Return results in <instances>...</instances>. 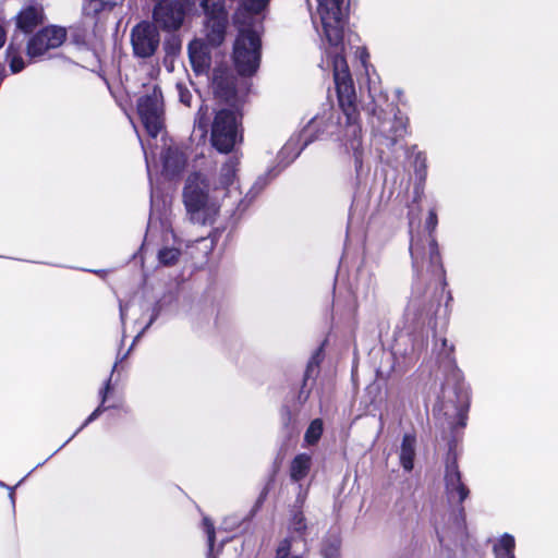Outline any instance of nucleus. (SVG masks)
Masks as SVG:
<instances>
[{
  "mask_svg": "<svg viewBox=\"0 0 558 558\" xmlns=\"http://www.w3.org/2000/svg\"><path fill=\"white\" fill-rule=\"evenodd\" d=\"M332 64L338 104L345 118L344 137L353 151L355 168L359 171L363 166V134L355 86L344 56L337 52Z\"/></svg>",
  "mask_w": 558,
  "mask_h": 558,
  "instance_id": "nucleus-1",
  "label": "nucleus"
},
{
  "mask_svg": "<svg viewBox=\"0 0 558 558\" xmlns=\"http://www.w3.org/2000/svg\"><path fill=\"white\" fill-rule=\"evenodd\" d=\"M208 184L201 173H193L187 178L183 191V201L190 217L194 223H211L218 213V208L208 198Z\"/></svg>",
  "mask_w": 558,
  "mask_h": 558,
  "instance_id": "nucleus-2",
  "label": "nucleus"
},
{
  "mask_svg": "<svg viewBox=\"0 0 558 558\" xmlns=\"http://www.w3.org/2000/svg\"><path fill=\"white\" fill-rule=\"evenodd\" d=\"M211 145L222 154H228L243 142L242 113L234 109L216 112L210 130Z\"/></svg>",
  "mask_w": 558,
  "mask_h": 558,
  "instance_id": "nucleus-3",
  "label": "nucleus"
},
{
  "mask_svg": "<svg viewBox=\"0 0 558 558\" xmlns=\"http://www.w3.org/2000/svg\"><path fill=\"white\" fill-rule=\"evenodd\" d=\"M186 13L205 14L206 37L211 46H219L225 40L228 14L221 0H180Z\"/></svg>",
  "mask_w": 558,
  "mask_h": 558,
  "instance_id": "nucleus-4",
  "label": "nucleus"
},
{
  "mask_svg": "<svg viewBox=\"0 0 558 558\" xmlns=\"http://www.w3.org/2000/svg\"><path fill=\"white\" fill-rule=\"evenodd\" d=\"M325 38L336 50H343L344 0H316Z\"/></svg>",
  "mask_w": 558,
  "mask_h": 558,
  "instance_id": "nucleus-5",
  "label": "nucleus"
},
{
  "mask_svg": "<svg viewBox=\"0 0 558 558\" xmlns=\"http://www.w3.org/2000/svg\"><path fill=\"white\" fill-rule=\"evenodd\" d=\"M260 39L256 31L241 28L234 44L233 59L241 75H252L259 65Z\"/></svg>",
  "mask_w": 558,
  "mask_h": 558,
  "instance_id": "nucleus-6",
  "label": "nucleus"
},
{
  "mask_svg": "<svg viewBox=\"0 0 558 558\" xmlns=\"http://www.w3.org/2000/svg\"><path fill=\"white\" fill-rule=\"evenodd\" d=\"M445 490L449 500L458 496V504H463L470 495L469 487L462 482V473L458 464L457 444L451 439L445 458Z\"/></svg>",
  "mask_w": 558,
  "mask_h": 558,
  "instance_id": "nucleus-7",
  "label": "nucleus"
},
{
  "mask_svg": "<svg viewBox=\"0 0 558 558\" xmlns=\"http://www.w3.org/2000/svg\"><path fill=\"white\" fill-rule=\"evenodd\" d=\"M137 111L147 133L156 137L162 128V96L158 87L151 93L141 97L137 102Z\"/></svg>",
  "mask_w": 558,
  "mask_h": 558,
  "instance_id": "nucleus-8",
  "label": "nucleus"
},
{
  "mask_svg": "<svg viewBox=\"0 0 558 558\" xmlns=\"http://www.w3.org/2000/svg\"><path fill=\"white\" fill-rule=\"evenodd\" d=\"M159 32L149 22H141L131 31V44L133 52L137 58L151 57L159 46Z\"/></svg>",
  "mask_w": 558,
  "mask_h": 558,
  "instance_id": "nucleus-9",
  "label": "nucleus"
},
{
  "mask_svg": "<svg viewBox=\"0 0 558 558\" xmlns=\"http://www.w3.org/2000/svg\"><path fill=\"white\" fill-rule=\"evenodd\" d=\"M65 37L66 32L62 27L50 26L43 28L29 39L27 44V54L32 58L41 57L48 50L61 46Z\"/></svg>",
  "mask_w": 558,
  "mask_h": 558,
  "instance_id": "nucleus-10",
  "label": "nucleus"
},
{
  "mask_svg": "<svg viewBox=\"0 0 558 558\" xmlns=\"http://www.w3.org/2000/svg\"><path fill=\"white\" fill-rule=\"evenodd\" d=\"M332 119L331 109L324 110L322 113L314 116L299 133L303 146L326 138L332 126Z\"/></svg>",
  "mask_w": 558,
  "mask_h": 558,
  "instance_id": "nucleus-11",
  "label": "nucleus"
},
{
  "mask_svg": "<svg viewBox=\"0 0 558 558\" xmlns=\"http://www.w3.org/2000/svg\"><path fill=\"white\" fill-rule=\"evenodd\" d=\"M306 492L300 490L295 497L294 504L289 509L288 531L291 534L288 538L292 543L300 539L306 544L305 534L307 530L306 518L304 515V505L306 500Z\"/></svg>",
  "mask_w": 558,
  "mask_h": 558,
  "instance_id": "nucleus-12",
  "label": "nucleus"
},
{
  "mask_svg": "<svg viewBox=\"0 0 558 558\" xmlns=\"http://www.w3.org/2000/svg\"><path fill=\"white\" fill-rule=\"evenodd\" d=\"M186 11L175 3L157 2L153 17L155 23L168 31L178 29Z\"/></svg>",
  "mask_w": 558,
  "mask_h": 558,
  "instance_id": "nucleus-13",
  "label": "nucleus"
},
{
  "mask_svg": "<svg viewBox=\"0 0 558 558\" xmlns=\"http://www.w3.org/2000/svg\"><path fill=\"white\" fill-rule=\"evenodd\" d=\"M371 105H372V108L369 110V113L373 117H377V119H378V124H374V122H372L373 129H376L377 132L387 141L386 145L388 147L395 146L401 138H403L407 135V133H408L407 122L403 121L402 118H398L396 116L395 119L390 122L389 129L386 131L381 124V117L377 112V109H378L377 105L374 101Z\"/></svg>",
  "mask_w": 558,
  "mask_h": 558,
  "instance_id": "nucleus-14",
  "label": "nucleus"
},
{
  "mask_svg": "<svg viewBox=\"0 0 558 558\" xmlns=\"http://www.w3.org/2000/svg\"><path fill=\"white\" fill-rule=\"evenodd\" d=\"M189 57L193 70L203 73L210 66L211 58L207 44L202 39H194L189 45Z\"/></svg>",
  "mask_w": 558,
  "mask_h": 558,
  "instance_id": "nucleus-15",
  "label": "nucleus"
},
{
  "mask_svg": "<svg viewBox=\"0 0 558 558\" xmlns=\"http://www.w3.org/2000/svg\"><path fill=\"white\" fill-rule=\"evenodd\" d=\"M163 170L168 175L179 174L185 167L186 157L178 149L169 147L162 155Z\"/></svg>",
  "mask_w": 558,
  "mask_h": 558,
  "instance_id": "nucleus-16",
  "label": "nucleus"
},
{
  "mask_svg": "<svg viewBox=\"0 0 558 558\" xmlns=\"http://www.w3.org/2000/svg\"><path fill=\"white\" fill-rule=\"evenodd\" d=\"M312 457L306 452L296 454L290 463L289 474L292 482L303 481L310 473Z\"/></svg>",
  "mask_w": 558,
  "mask_h": 558,
  "instance_id": "nucleus-17",
  "label": "nucleus"
},
{
  "mask_svg": "<svg viewBox=\"0 0 558 558\" xmlns=\"http://www.w3.org/2000/svg\"><path fill=\"white\" fill-rule=\"evenodd\" d=\"M416 437L414 434H404L400 447L399 460L401 466L410 472L414 468Z\"/></svg>",
  "mask_w": 558,
  "mask_h": 558,
  "instance_id": "nucleus-18",
  "label": "nucleus"
},
{
  "mask_svg": "<svg viewBox=\"0 0 558 558\" xmlns=\"http://www.w3.org/2000/svg\"><path fill=\"white\" fill-rule=\"evenodd\" d=\"M428 260L430 272L446 284V270L444 268L439 245L435 236H432V239L428 240Z\"/></svg>",
  "mask_w": 558,
  "mask_h": 558,
  "instance_id": "nucleus-19",
  "label": "nucleus"
},
{
  "mask_svg": "<svg viewBox=\"0 0 558 558\" xmlns=\"http://www.w3.org/2000/svg\"><path fill=\"white\" fill-rule=\"evenodd\" d=\"M305 147L300 140V134L289 138L281 147V167L290 165Z\"/></svg>",
  "mask_w": 558,
  "mask_h": 558,
  "instance_id": "nucleus-20",
  "label": "nucleus"
},
{
  "mask_svg": "<svg viewBox=\"0 0 558 558\" xmlns=\"http://www.w3.org/2000/svg\"><path fill=\"white\" fill-rule=\"evenodd\" d=\"M41 22L40 10L28 7L17 16V26L25 33L32 32Z\"/></svg>",
  "mask_w": 558,
  "mask_h": 558,
  "instance_id": "nucleus-21",
  "label": "nucleus"
},
{
  "mask_svg": "<svg viewBox=\"0 0 558 558\" xmlns=\"http://www.w3.org/2000/svg\"><path fill=\"white\" fill-rule=\"evenodd\" d=\"M213 87L215 94L227 101L231 100L235 95L233 82L229 77L215 75Z\"/></svg>",
  "mask_w": 558,
  "mask_h": 558,
  "instance_id": "nucleus-22",
  "label": "nucleus"
},
{
  "mask_svg": "<svg viewBox=\"0 0 558 558\" xmlns=\"http://www.w3.org/2000/svg\"><path fill=\"white\" fill-rule=\"evenodd\" d=\"M514 548V537L508 533H505L500 537L499 542L494 545L493 551L496 558H515Z\"/></svg>",
  "mask_w": 558,
  "mask_h": 558,
  "instance_id": "nucleus-23",
  "label": "nucleus"
},
{
  "mask_svg": "<svg viewBox=\"0 0 558 558\" xmlns=\"http://www.w3.org/2000/svg\"><path fill=\"white\" fill-rule=\"evenodd\" d=\"M324 433V422L322 418L311 421L304 434L303 447H311L318 444Z\"/></svg>",
  "mask_w": 558,
  "mask_h": 558,
  "instance_id": "nucleus-24",
  "label": "nucleus"
},
{
  "mask_svg": "<svg viewBox=\"0 0 558 558\" xmlns=\"http://www.w3.org/2000/svg\"><path fill=\"white\" fill-rule=\"evenodd\" d=\"M324 359H325V342H323L311 355V357L306 364L305 371H304L305 379L313 378V377L316 378V376L319 373L320 364L323 363Z\"/></svg>",
  "mask_w": 558,
  "mask_h": 558,
  "instance_id": "nucleus-25",
  "label": "nucleus"
},
{
  "mask_svg": "<svg viewBox=\"0 0 558 558\" xmlns=\"http://www.w3.org/2000/svg\"><path fill=\"white\" fill-rule=\"evenodd\" d=\"M238 166H239V158L231 157L221 167L220 173H219V179H218L220 186L227 187L233 183V181L235 179Z\"/></svg>",
  "mask_w": 558,
  "mask_h": 558,
  "instance_id": "nucleus-26",
  "label": "nucleus"
},
{
  "mask_svg": "<svg viewBox=\"0 0 558 558\" xmlns=\"http://www.w3.org/2000/svg\"><path fill=\"white\" fill-rule=\"evenodd\" d=\"M426 250L424 241L421 238H412L410 243V255L412 258L413 267H421L425 258Z\"/></svg>",
  "mask_w": 558,
  "mask_h": 558,
  "instance_id": "nucleus-27",
  "label": "nucleus"
},
{
  "mask_svg": "<svg viewBox=\"0 0 558 558\" xmlns=\"http://www.w3.org/2000/svg\"><path fill=\"white\" fill-rule=\"evenodd\" d=\"M315 383V377L313 378H306L305 374H303L302 384L298 390V393L295 396V403L299 405H303L310 398L313 386Z\"/></svg>",
  "mask_w": 558,
  "mask_h": 558,
  "instance_id": "nucleus-28",
  "label": "nucleus"
},
{
  "mask_svg": "<svg viewBox=\"0 0 558 558\" xmlns=\"http://www.w3.org/2000/svg\"><path fill=\"white\" fill-rule=\"evenodd\" d=\"M107 8L112 9L113 4L105 0H85L83 7L85 14L93 16L97 15Z\"/></svg>",
  "mask_w": 558,
  "mask_h": 558,
  "instance_id": "nucleus-29",
  "label": "nucleus"
},
{
  "mask_svg": "<svg viewBox=\"0 0 558 558\" xmlns=\"http://www.w3.org/2000/svg\"><path fill=\"white\" fill-rule=\"evenodd\" d=\"M181 252L175 247H163L158 253L159 263L165 266L174 265L180 256Z\"/></svg>",
  "mask_w": 558,
  "mask_h": 558,
  "instance_id": "nucleus-30",
  "label": "nucleus"
},
{
  "mask_svg": "<svg viewBox=\"0 0 558 558\" xmlns=\"http://www.w3.org/2000/svg\"><path fill=\"white\" fill-rule=\"evenodd\" d=\"M109 390H110V378L106 381L105 387L100 391L101 404L88 416V418L84 423V426L87 425L88 423H90L92 421H94L95 418H97L100 415V413L105 410L102 404L107 399V395H108Z\"/></svg>",
  "mask_w": 558,
  "mask_h": 558,
  "instance_id": "nucleus-31",
  "label": "nucleus"
},
{
  "mask_svg": "<svg viewBox=\"0 0 558 558\" xmlns=\"http://www.w3.org/2000/svg\"><path fill=\"white\" fill-rule=\"evenodd\" d=\"M203 526H204L205 533L207 535L209 551H211L214 544H215V539H216V531H215L214 523L210 521V519L208 517H204Z\"/></svg>",
  "mask_w": 558,
  "mask_h": 558,
  "instance_id": "nucleus-32",
  "label": "nucleus"
},
{
  "mask_svg": "<svg viewBox=\"0 0 558 558\" xmlns=\"http://www.w3.org/2000/svg\"><path fill=\"white\" fill-rule=\"evenodd\" d=\"M163 48L166 50L167 58L175 56L181 49V41L177 37H171L165 41Z\"/></svg>",
  "mask_w": 558,
  "mask_h": 558,
  "instance_id": "nucleus-33",
  "label": "nucleus"
},
{
  "mask_svg": "<svg viewBox=\"0 0 558 558\" xmlns=\"http://www.w3.org/2000/svg\"><path fill=\"white\" fill-rule=\"evenodd\" d=\"M437 225H438L437 213H436L435 209H430L428 211V216H427L426 221H425V228L428 231V240H430L432 236H435L434 232H435V230L437 228Z\"/></svg>",
  "mask_w": 558,
  "mask_h": 558,
  "instance_id": "nucleus-34",
  "label": "nucleus"
},
{
  "mask_svg": "<svg viewBox=\"0 0 558 558\" xmlns=\"http://www.w3.org/2000/svg\"><path fill=\"white\" fill-rule=\"evenodd\" d=\"M175 88H177L180 101L182 104H184L185 106H191L192 93L187 88V86L182 82H178L175 85Z\"/></svg>",
  "mask_w": 558,
  "mask_h": 558,
  "instance_id": "nucleus-35",
  "label": "nucleus"
},
{
  "mask_svg": "<svg viewBox=\"0 0 558 558\" xmlns=\"http://www.w3.org/2000/svg\"><path fill=\"white\" fill-rule=\"evenodd\" d=\"M268 0H242V7L253 13H258L264 9Z\"/></svg>",
  "mask_w": 558,
  "mask_h": 558,
  "instance_id": "nucleus-36",
  "label": "nucleus"
},
{
  "mask_svg": "<svg viewBox=\"0 0 558 558\" xmlns=\"http://www.w3.org/2000/svg\"><path fill=\"white\" fill-rule=\"evenodd\" d=\"M454 525L460 530H466V513L463 504H458L457 514L453 519Z\"/></svg>",
  "mask_w": 558,
  "mask_h": 558,
  "instance_id": "nucleus-37",
  "label": "nucleus"
},
{
  "mask_svg": "<svg viewBox=\"0 0 558 558\" xmlns=\"http://www.w3.org/2000/svg\"><path fill=\"white\" fill-rule=\"evenodd\" d=\"M281 558H302L301 555H291V542L289 538L281 541Z\"/></svg>",
  "mask_w": 558,
  "mask_h": 558,
  "instance_id": "nucleus-38",
  "label": "nucleus"
},
{
  "mask_svg": "<svg viewBox=\"0 0 558 558\" xmlns=\"http://www.w3.org/2000/svg\"><path fill=\"white\" fill-rule=\"evenodd\" d=\"M441 344H442L441 352L445 353L446 356L449 360L454 361V359H453V353H454L453 344H448V340L446 338L442 339Z\"/></svg>",
  "mask_w": 558,
  "mask_h": 558,
  "instance_id": "nucleus-39",
  "label": "nucleus"
},
{
  "mask_svg": "<svg viewBox=\"0 0 558 558\" xmlns=\"http://www.w3.org/2000/svg\"><path fill=\"white\" fill-rule=\"evenodd\" d=\"M324 558H340L339 549L332 545H329L323 549Z\"/></svg>",
  "mask_w": 558,
  "mask_h": 558,
  "instance_id": "nucleus-40",
  "label": "nucleus"
},
{
  "mask_svg": "<svg viewBox=\"0 0 558 558\" xmlns=\"http://www.w3.org/2000/svg\"><path fill=\"white\" fill-rule=\"evenodd\" d=\"M207 111H208V108L206 106H201V108L198 109L197 120H198L199 125H204V126L207 125V117H206Z\"/></svg>",
  "mask_w": 558,
  "mask_h": 558,
  "instance_id": "nucleus-41",
  "label": "nucleus"
},
{
  "mask_svg": "<svg viewBox=\"0 0 558 558\" xmlns=\"http://www.w3.org/2000/svg\"><path fill=\"white\" fill-rule=\"evenodd\" d=\"M10 68L13 73H17L24 69V61L21 58H13Z\"/></svg>",
  "mask_w": 558,
  "mask_h": 558,
  "instance_id": "nucleus-42",
  "label": "nucleus"
},
{
  "mask_svg": "<svg viewBox=\"0 0 558 558\" xmlns=\"http://www.w3.org/2000/svg\"><path fill=\"white\" fill-rule=\"evenodd\" d=\"M466 412L464 410H460L458 412V422L457 425H459L461 428H463L466 425Z\"/></svg>",
  "mask_w": 558,
  "mask_h": 558,
  "instance_id": "nucleus-43",
  "label": "nucleus"
},
{
  "mask_svg": "<svg viewBox=\"0 0 558 558\" xmlns=\"http://www.w3.org/2000/svg\"><path fill=\"white\" fill-rule=\"evenodd\" d=\"M5 31L4 28L0 25V49L3 47L4 43H5Z\"/></svg>",
  "mask_w": 558,
  "mask_h": 558,
  "instance_id": "nucleus-44",
  "label": "nucleus"
}]
</instances>
